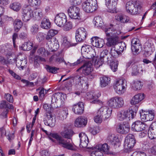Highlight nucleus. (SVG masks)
I'll use <instances>...</instances> for the list:
<instances>
[{
  "label": "nucleus",
  "instance_id": "ea45409f",
  "mask_svg": "<svg viewBox=\"0 0 156 156\" xmlns=\"http://www.w3.org/2000/svg\"><path fill=\"white\" fill-rule=\"evenodd\" d=\"M21 7V4L18 2H14L11 3L10 5V8L16 12L19 11Z\"/></svg>",
  "mask_w": 156,
  "mask_h": 156
},
{
  "label": "nucleus",
  "instance_id": "4468645a",
  "mask_svg": "<svg viewBox=\"0 0 156 156\" xmlns=\"http://www.w3.org/2000/svg\"><path fill=\"white\" fill-rule=\"evenodd\" d=\"M68 12L70 18L74 19H80L79 8L76 6H72L69 8Z\"/></svg>",
  "mask_w": 156,
  "mask_h": 156
},
{
  "label": "nucleus",
  "instance_id": "bf43d9fd",
  "mask_svg": "<svg viewBox=\"0 0 156 156\" xmlns=\"http://www.w3.org/2000/svg\"><path fill=\"white\" fill-rule=\"evenodd\" d=\"M69 78H66L63 80V81H65L68 80L67 81L65 82V86L67 90L69 89L70 87L71 86L72 83V80H68Z\"/></svg>",
  "mask_w": 156,
  "mask_h": 156
},
{
  "label": "nucleus",
  "instance_id": "37998d69",
  "mask_svg": "<svg viewBox=\"0 0 156 156\" xmlns=\"http://www.w3.org/2000/svg\"><path fill=\"white\" fill-rule=\"evenodd\" d=\"M68 115V111L67 108L61 111L58 114V117L59 119L63 120L66 119Z\"/></svg>",
  "mask_w": 156,
  "mask_h": 156
},
{
  "label": "nucleus",
  "instance_id": "72a5a7b5",
  "mask_svg": "<svg viewBox=\"0 0 156 156\" xmlns=\"http://www.w3.org/2000/svg\"><path fill=\"white\" fill-rule=\"evenodd\" d=\"M115 19L118 21L122 23L128 22L129 20V17L121 14H118L116 16Z\"/></svg>",
  "mask_w": 156,
  "mask_h": 156
},
{
  "label": "nucleus",
  "instance_id": "13d9d810",
  "mask_svg": "<svg viewBox=\"0 0 156 156\" xmlns=\"http://www.w3.org/2000/svg\"><path fill=\"white\" fill-rule=\"evenodd\" d=\"M104 62L99 58L96 59L94 62V66L96 69H98L102 65Z\"/></svg>",
  "mask_w": 156,
  "mask_h": 156
},
{
  "label": "nucleus",
  "instance_id": "c85d7f7f",
  "mask_svg": "<svg viewBox=\"0 0 156 156\" xmlns=\"http://www.w3.org/2000/svg\"><path fill=\"white\" fill-rule=\"evenodd\" d=\"M49 41L50 42V44L48 43V41H47V44L48 47L50 48H51L53 51L57 50L59 47V44L57 40L56 39V38H53V39L50 40Z\"/></svg>",
  "mask_w": 156,
  "mask_h": 156
},
{
  "label": "nucleus",
  "instance_id": "20e7f679",
  "mask_svg": "<svg viewBox=\"0 0 156 156\" xmlns=\"http://www.w3.org/2000/svg\"><path fill=\"white\" fill-rule=\"evenodd\" d=\"M82 8L87 12H92L96 10L98 8L96 0H87L82 4Z\"/></svg>",
  "mask_w": 156,
  "mask_h": 156
},
{
  "label": "nucleus",
  "instance_id": "79ce46f5",
  "mask_svg": "<svg viewBox=\"0 0 156 156\" xmlns=\"http://www.w3.org/2000/svg\"><path fill=\"white\" fill-rule=\"evenodd\" d=\"M97 148L99 149L101 151H102L105 153L108 154L109 151L110 147L107 144L105 143L101 145L97 146Z\"/></svg>",
  "mask_w": 156,
  "mask_h": 156
},
{
  "label": "nucleus",
  "instance_id": "7ed1b4c3",
  "mask_svg": "<svg viewBox=\"0 0 156 156\" xmlns=\"http://www.w3.org/2000/svg\"><path fill=\"white\" fill-rule=\"evenodd\" d=\"M37 53L38 55L35 56L34 60V65L36 67L39 66L40 62H45L46 60L43 57H47L49 54L48 51L43 47L38 48Z\"/></svg>",
  "mask_w": 156,
  "mask_h": 156
},
{
  "label": "nucleus",
  "instance_id": "5fc2aeb1",
  "mask_svg": "<svg viewBox=\"0 0 156 156\" xmlns=\"http://www.w3.org/2000/svg\"><path fill=\"white\" fill-rule=\"evenodd\" d=\"M118 65V62L116 61L115 62L112 61L110 62V66L112 70L115 72H116L117 69Z\"/></svg>",
  "mask_w": 156,
  "mask_h": 156
},
{
  "label": "nucleus",
  "instance_id": "a18cd8bd",
  "mask_svg": "<svg viewBox=\"0 0 156 156\" xmlns=\"http://www.w3.org/2000/svg\"><path fill=\"white\" fill-rule=\"evenodd\" d=\"M22 22L19 19L15 20L14 22V29L15 31H18L22 25Z\"/></svg>",
  "mask_w": 156,
  "mask_h": 156
},
{
  "label": "nucleus",
  "instance_id": "e433bc0d",
  "mask_svg": "<svg viewBox=\"0 0 156 156\" xmlns=\"http://www.w3.org/2000/svg\"><path fill=\"white\" fill-rule=\"evenodd\" d=\"M114 47L116 49V50L120 52V54H121L123 50L126 48V45L124 42H121V43L118 42Z\"/></svg>",
  "mask_w": 156,
  "mask_h": 156
},
{
  "label": "nucleus",
  "instance_id": "de8ad7c7",
  "mask_svg": "<svg viewBox=\"0 0 156 156\" xmlns=\"http://www.w3.org/2000/svg\"><path fill=\"white\" fill-rule=\"evenodd\" d=\"M64 25H63V30L65 31H70L73 27V24L72 22L68 21L66 22Z\"/></svg>",
  "mask_w": 156,
  "mask_h": 156
},
{
  "label": "nucleus",
  "instance_id": "a211bd4d",
  "mask_svg": "<svg viewBox=\"0 0 156 156\" xmlns=\"http://www.w3.org/2000/svg\"><path fill=\"white\" fill-rule=\"evenodd\" d=\"M105 5L108 11L111 13L117 12V5L118 0H105Z\"/></svg>",
  "mask_w": 156,
  "mask_h": 156
},
{
  "label": "nucleus",
  "instance_id": "58836bf2",
  "mask_svg": "<svg viewBox=\"0 0 156 156\" xmlns=\"http://www.w3.org/2000/svg\"><path fill=\"white\" fill-rule=\"evenodd\" d=\"M62 136L64 138L70 139L73 135V131L71 129H66L61 132Z\"/></svg>",
  "mask_w": 156,
  "mask_h": 156
},
{
  "label": "nucleus",
  "instance_id": "dca6fc26",
  "mask_svg": "<svg viewBox=\"0 0 156 156\" xmlns=\"http://www.w3.org/2000/svg\"><path fill=\"white\" fill-rule=\"evenodd\" d=\"M87 36V32L83 27L78 29L76 32V39L77 42H81L85 39Z\"/></svg>",
  "mask_w": 156,
  "mask_h": 156
},
{
  "label": "nucleus",
  "instance_id": "2eb2a0df",
  "mask_svg": "<svg viewBox=\"0 0 156 156\" xmlns=\"http://www.w3.org/2000/svg\"><path fill=\"white\" fill-rule=\"evenodd\" d=\"M112 112L111 108L107 106H104L98 110V114H100L104 119H107L110 117Z\"/></svg>",
  "mask_w": 156,
  "mask_h": 156
},
{
  "label": "nucleus",
  "instance_id": "8fccbe9b",
  "mask_svg": "<svg viewBox=\"0 0 156 156\" xmlns=\"http://www.w3.org/2000/svg\"><path fill=\"white\" fill-rule=\"evenodd\" d=\"M91 156H103L102 153L100 151L99 149L97 148V146L94 151L91 153Z\"/></svg>",
  "mask_w": 156,
  "mask_h": 156
},
{
  "label": "nucleus",
  "instance_id": "f8f14e48",
  "mask_svg": "<svg viewBox=\"0 0 156 156\" xmlns=\"http://www.w3.org/2000/svg\"><path fill=\"white\" fill-rule=\"evenodd\" d=\"M148 127L146 123L140 121H136L133 123L131 129L134 131L140 132L146 130Z\"/></svg>",
  "mask_w": 156,
  "mask_h": 156
},
{
  "label": "nucleus",
  "instance_id": "49530a36",
  "mask_svg": "<svg viewBox=\"0 0 156 156\" xmlns=\"http://www.w3.org/2000/svg\"><path fill=\"white\" fill-rule=\"evenodd\" d=\"M133 88L135 90H140L142 87V84L140 81H134L132 83Z\"/></svg>",
  "mask_w": 156,
  "mask_h": 156
},
{
  "label": "nucleus",
  "instance_id": "c9c22d12",
  "mask_svg": "<svg viewBox=\"0 0 156 156\" xmlns=\"http://www.w3.org/2000/svg\"><path fill=\"white\" fill-rule=\"evenodd\" d=\"M100 85L102 87H105L110 83V78L106 76L100 78Z\"/></svg>",
  "mask_w": 156,
  "mask_h": 156
},
{
  "label": "nucleus",
  "instance_id": "a19ab883",
  "mask_svg": "<svg viewBox=\"0 0 156 156\" xmlns=\"http://www.w3.org/2000/svg\"><path fill=\"white\" fill-rule=\"evenodd\" d=\"M33 44L30 41L25 43L20 47L24 51H29L31 50L33 47Z\"/></svg>",
  "mask_w": 156,
  "mask_h": 156
},
{
  "label": "nucleus",
  "instance_id": "69168bd1",
  "mask_svg": "<svg viewBox=\"0 0 156 156\" xmlns=\"http://www.w3.org/2000/svg\"><path fill=\"white\" fill-rule=\"evenodd\" d=\"M47 92L48 90H44L43 88H42L39 92V97L40 99H42L44 97L45 94L47 93Z\"/></svg>",
  "mask_w": 156,
  "mask_h": 156
},
{
  "label": "nucleus",
  "instance_id": "5701e85b",
  "mask_svg": "<svg viewBox=\"0 0 156 156\" xmlns=\"http://www.w3.org/2000/svg\"><path fill=\"white\" fill-rule=\"evenodd\" d=\"M148 135L151 139L156 138V121L151 124L148 132Z\"/></svg>",
  "mask_w": 156,
  "mask_h": 156
},
{
  "label": "nucleus",
  "instance_id": "e2e57ef3",
  "mask_svg": "<svg viewBox=\"0 0 156 156\" xmlns=\"http://www.w3.org/2000/svg\"><path fill=\"white\" fill-rule=\"evenodd\" d=\"M108 53V51L107 50H105L102 51L101 53L100 56V59L101 60L104 62V58L107 56Z\"/></svg>",
  "mask_w": 156,
  "mask_h": 156
},
{
  "label": "nucleus",
  "instance_id": "cd10ccee",
  "mask_svg": "<svg viewBox=\"0 0 156 156\" xmlns=\"http://www.w3.org/2000/svg\"><path fill=\"white\" fill-rule=\"evenodd\" d=\"M107 140L108 142L114 146L117 145L120 142L118 136L113 134H110L107 138Z\"/></svg>",
  "mask_w": 156,
  "mask_h": 156
},
{
  "label": "nucleus",
  "instance_id": "c03bdc74",
  "mask_svg": "<svg viewBox=\"0 0 156 156\" xmlns=\"http://www.w3.org/2000/svg\"><path fill=\"white\" fill-rule=\"evenodd\" d=\"M93 23L95 25L98 27L101 26L103 24L102 19L99 16H96L94 18Z\"/></svg>",
  "mask_w": 156,
  "mask_h": 156
},
{
  "label": "nucleus",
  "instance_id": "864d4df0",
  "mask_svg": "<svg viewBox=\"0 0 156 156\" xmlns=\"http://www.w3.org/2000/svg\"><path fill=\"white\" fill-rule=\"evenodd\" d=\"M29 5L32 6H39L41 4V0H27Z\"/></svg>",
  "mask_w": 156,
  "mask_h": 156
},
{
  "label": "nucleus",
  "instance_id": "393cba45",
  "mask_svg": "<svg viewBox=\"0 0 156 156\" xmlns=\"http://www.w3.org/2000/svg\"><path fill=\"white\" fill-rule=\"evenodd\" d=\"M44 122L45 125L51 127H54L55 123V120L53 119L50 113H48L46 114V117Z\"/></svg>",
  "mask_w": 156,
  "mask_h": 156
},
{
  "label": "nucleus",
  "instance_id": "4be33fe9",
  "mask_svg": "<svg viewBox=\"0 0 156 156\" xmlns=\"http://www.w3.org/2000/svg\"><path fill=\"white\" fill-rule=\"evenodd\" d=\"M131 50L133 52H137L139 49L141 48V46L139 39L137 38H133L131 41Z\"/></svg>",
  "mask_w": 156,
  "mask_h": 156
},
{
  "label": "nucleus",
  "instance_id": "9b49d317",
  "mask_svg": "<svg viewBox=\"0 0 156 156\" xmlns=\"http://www.w3.org/2000/svg\"><path fill=\"white\" fill-rule=\"evenodd\" d=\"M136 143L134 136L132 134H128L125 138L124 143V148L126 151H129Z\"/></svg>",
  "mask_w": 156,
  "mask_h": 156
},
{
  "label": "nucleus",
  "instance_id": "0e129e2a",
  "mask_svg": "<svg viewBox=\"0 0 156 156\" xmlns=\"http://www.w3.org/2000/svg\"><path fill=\"white\" fill-rule=\"evenodd\" d=\"M102 117L100 114H98L94 118V122L97 123H100L102 121Z\"/></svg>",
  "mask_w": 156,
  "mask_h": 156
},
{
  "label": "nucleus",
  "instance_id": "9d476101",
  "mask_svg": "<svg viewBox=\"0 0 156 156\" xmlns=\"http://www.w3.org/2000/svg\"><path fill=\"white\" fill-rule=\"evenodd\" d=\"M106 37L116 36L121 33V32L117 28V26L110 24L104 29Z\"/></svg>",
  "mask_w": 156,
  "mask_h": 156
},
{
  "label": "nucleus",
  "instance_id": "052dcab7",
  "mask_svg": "<svg viewBox=\"0 0 156 156\" xmlns=\"http://www.w3.org/2000/svg\"><path fill=\"white\" fill-rule=\"evenodd\" d=\"M91 133L93 135H96L100 131V129L98 126H96L91 128L90 129Z\"/></svg>",
  "mask_w": 156,
  "mask_h": 156
},
{
  "label": "nucleus",
  "instance_id": "6e6552de",
  "mask_svg": "<svg viewBox=\"0 0 156 156\" xmlns=\"http://www.w3.org/2000/svg\"><path fill=\"white\" fill-rule=\"evenodd\" d=\"M81 51L83 53L84 58L88 59H93L94 60L95 59V51L92 49L91 47L88 45H84L81 48Z\"/></svg>",
  "mask_w": 156,
  "mask_h": 156
},
{
  "label": "nucleus",
  "instance_id": "473e14b6",
  "mask_svg": "<svg viewBox=\"0 0 156 156\" xmlns=\"http://www.w3.org/2000/svg\"><path fill=\"white\" fill-rule=\"evenodd\" d=\"M33 18L36 20H40L43 17V15L42 11L40 9L33 10Z\"/></svg>",
  "mask_w": 156,
  "mask_h": 156
},
{
  "label": "nucleus",
  "instance_id": "2f4dec72",
  "mask_svg": "<svg viewBox=\"0 0 156 156\" xmlns=\"http://www.w3.org/2000/svg\"><path fill=\"white\" fill-rule=\"evenodd\" d=\"M58 32L57 30L54 29H51L48 32L45 36V39L47 41H48V43L50 44V43L49 41L50 40L55 38L54 36L57 34Z\"/></svg>",
  "mask_w": 156,
  "mask_h": 156
},
{
  "label": "nucleus",
  "instance_id": "c756f323",
  "mask_svg": "<svg viewBox=\"0 0 156 156\" xmlns=\"http://www.w3.org/2000/svg\"><path fill=\"white\" fill-rule=\"evenodd\" d=\"M130 127L128 125L119 124L117 129V132L122 134H126L129 131Z\"/></svg>",
  "mask_w": 156,
  "mask_h": 156
},
{
  "label": "nucleus",
  "instance_id": "423d86ee",
  "mask_svg": "<svg viewBox=\"0 0 156 156\" xmlns=\"http://www.w3.org/2000/svg\"><path fill=\"white\" fill-rule=\"evenodd\" d=\"M126 81L125 80L120 79L115 81L113 87L117 94H122L126 91Z\"/></svg>",
  "mask_w": 156,
  "mask_h": 156
},
{
  "label": "nucleus",
  "instance_id": "b1692460",
  "mask_svg": "<svg viewBox=\"0 0 156 156\" xmlns=\"http://www.w3.org/2000/svg\"><path fill=\"white\" fill-rule=\"evenodd\" d=\"M91 43L94 46L101 48L103 46L105 43L103 39L96 37L92 38Z\"/></svg>",
  "mask_w": 156,
  "mask_h": 156
},
{
  "label": "nucleus",
  "instance_id": "a878e982",
  "mask_svg": "<svg viewBox=\"0 0 156 156\" xmlns=\"http://www.w3.org/2000/svg\"><path fill=\"white\" fill-rule=\"evenodd\" d=\"M72 109L76 114H81L84 111V105L82 102H80L73 106Z\"/></svg>",
  "mask_w": 156,
  "mask_h": 156
},
{
  "label": "nucleus",
  "instance_id": "f03ea898",
  "mask_svg": "<svg viewBox=\"0 0 156 156\" xmlns=\"http://www.w3.org/2000/svg\"><path fill=\"white\" fill-rule=\"evenodd\" d=\"M142 2L139 0H131L127 2L125 6L126 12L134 15L139 13L142 7Z\"/></svg>",
  "mask_w": 156,
  "mask_h": 156
},
{
  "label": "nucleus",
  "instance_id": "4d7b16f0",
  "mask_svg": "<svg viewBox=\"0 0 156 156\" xmlns=\"http://www.w3.org/2000/svg\"><path fill=\"white\" fill-rule=\"evenodd\" d=\"M39 27L38 25L36 24L33 25L30 29V31L31 33L34 35L36 34L38 31Z\"/></svg>",
  "mask_w": 156,
  "mask_h": 156
},
{
  "label": "nucleus",
  "instance_id": "f257e3e1",
  "mask_svg": "<svg viewBox=\"0 0 156 156\" xmlns=\"http://www.w3.org/2000/svg\"><path fill=\"white\" fill-rule=\"evenodd\" d=\"M48 138L53 142L57 141V144L67 149L74 151L75 150L74 145L68 140L62 138L57 133H50L48 134Z\"/></svg>",
  "mask_w": 156,
  "mask_h": 156
},
{
  "label": "nucleus",
  "instance_id": "603ef678",
  "mask_svg": "<svg viewBox=\"0 0 156 156\" xmlns=\"http://www.w3.org/2000/svg\"><path fill=\"white\" fill-rule=\"evenodd\" d=\"M62 44L65 47H69L70 46H75L76 45V43L70 42L66 38H64L63 40Z\"/></svg>",
  "mask_w": 156,
  "mask_h": 156
},
{
  "label": "nucleus",
  "instance_id": "f704fd0d",
  "mask_svg": "<svg viewBox=\"0 0 156 156\" xmlns=\"http://www.w3.org/2000/svg\"><path fill=\"white\" fill-rule=\"evenodd\" d=\"M51 23L49 20L46 18H44L42 20L41 27L45 29H48L51 27Z\"/></svg>",
  "mask_w": 156,
  "mask_h": 156
},
{
  "label": "nucleus",
  "instance_id": "39448f33",
  "mask_svg": "<svg viewBox=\"0 0 156 156\" xmlns=\"http://www.w3.org/2000/svg\"><path fill=\"white\" fill-rule=\"evenodd\" d=\"M124 103V101L122 98L116 96L109 99L108 101L107 104L110 107L117 109L122 107Z\"/></svg>",
  "mask_w": 156,
  "mask_h": 156
},
{
  "label": "nucleus",
  "instance_id": "774afa93",
  "mask_svg": "<svg viewBox=\"0 0 156 156\" xmlns=\"http://www.w3.org/2000/svg\"><path fill=\"white\" fill-rule=\"evenodd\" d=\"M58 99H60L61 102H63L66 98V94L62 93H57Z\"/></svg>",
  "mask_w": 156,
  "mask_h": 156
},
{
  "label": "nucleus",
  "instance_id": "3c124183",
  "mask_svg": "<svg viewBox=\"0 0 156 156\" xmlns=\"http://www.w3.org/2000/svg\"><path fill=\"white\" fill-rule=\"evenodd\" d=\"M132 73L134 75L137 74L140 72V71L142 70V68L140 65H134L133 66L132 68Z\"/></svg>",
  "mask_w": 156,
  "mask_h": 156
},
{
  "label": "nucleus",
  "instance_id": "680f3d73",
  "mask_svg": "<svg viewBox=\"0 0 156 156\" xmlns=\"http://www.w3.org/2000/svg\"><path fill=\"white\" fill-rule=\"evenodd\" d=\"M45 34L44 33L42 32L38 33L37 36V40L39 41H41L44 40L45 38Z\"/></svg>",
  "mask_w": 156,
  "mask_h": 156
},
{
  "label": "nucleus",
  "instance_id": "aec40b11",
  "mask_svg": "<svg viewBox=\"0 0 156 156\" xmlns=\"http://www.w3.org/2000/svg\"><path fill=\"white\" fill-rule=\"evenodd\" d=\"M80 138V147L89 149L91 148L88 146L89 139L87 135L84 133H81L79 134Z\"/></svg>",
  "mask_w": 156,
  "mask_h": 156
},
{
  "label": "nucleus",
  "instance_id": "4c0bfd02",
  "mask_svg": "<svg viewBox=\"0 0 156 156\" xmlns=\"http://www.w3.org/2000/svg\"><path fill=\"white\" fill-rule=\"evenodd\" d=\"M58 97L57 93H55L51 97V107L52 108H56L58 106L57 105Z\"/></svg>",
  "mask_w": 156,
  "mask_h": 156
},
{
  "label": "nucleus",
  "instance_id": "09e8293b",
  "mask_svg": "<svg viewBox=\"0 0 156 156\" xmlns=\"http://www.w3.org/2000/svg\"><path fill=\"white\" fill-rule=\"evenodd\" d=\"M110 54L112 57L115 58L117 57L120 54V52L116 50V49L114 47H113L111 48Z\"/></svg>",
  "mask_w": 156,
  "mask_h": 156
},
{
  "label": "nucleus",
  "instance_id": "6e6d98bb",
  "mask_svg": "<svg viewBox=\"0 0 156 156\" xmlns=\"http://www.w3.org/2000/svg\"><path fill=\"white\" fill-rule=\"evenodd\" d=\"M46 69L47 71L53 73H56L57 72L58 69L55 67H51L48 65L46 66Z\"/></svg>",
  "mask_w": 156,
  "mask_h": 156
},
{
  "label": "nucleus",
  "instance_id": "1a4fd4ad",
  "mask_svg": "<svg viewBox=\"0 0 156 156\" xmlns=\"http://www.w3.org/2000/svg\"><path fill=\"white\" fill-rule=\"evenodd\" d=\"M134 112L132 110L129 111L127 110H121L117 114L118 119L119 120L123 121L125 119L129 120L133 118Z\"/></svg>",
  "mask_w": 156,
  "mask_h": 156
},
{
  "label": "nucleus",
  "instance_id": "bb28decb",
  "mask_svg": "<svg viewBox=\"0 0 156 156\" xmlns=\"http://www.w3.org/2000/svg\"><path fill=\"white\" fill-rule=\"evenodd\" d=\"M106 39L107 40L106 45L108 47H115L119 42V38L117 36L106 37Z\"/></svg>",
  "mask_w": 156,
  "mask_h": 156
},
{
  "label": "nucleus",
  "instance_id": "0eeeda50",
  "mask_svg": "<svg viewBox=\"0 0 156 156\" xmlns=\"http://www.w3.org/2000/svg\"><path fill=\"white\" fill-rule=\"evenodd\" d=\"M33 10L32 8L30 5L24 7L22 9L21 18L24 22H27L33 18Z\"/></svg>",
  "mask_w": 156,
  "mask_h": 156
},
{
  "label": "nucleus",
  "instance_id": "7c9ffc66",
  "mask_svg": "<svg viewBox=\"0 0 156 156\" xmlns=\"http://www.w3.org/2000/svg\"><path fill=\"white\" fill-rule=\"evenodd\" d=\"M87 78L84 76H80L77 80V82L78 85L80 86L82 88L84 87V88H87L88 84L87 82Z\"/></svg>",
  "mask_w": 156,
  "mask_h": 156
},
{
  "label": "nucleus",
  "instance_id": "6ab92c4d",
  "mask_svg": "<svg viewBox=\"0 0 156 156\" xmlns=\"http://www.w3.org/2000/svg\"><path fill=\"white\" fill-rule=\"evenodd\" d=\"M67 21L66 17L64 13H61L58 14L56 16L55 22L58 26L61 27Z\"/></svg>",
  "mask_w": 156,
  "mask_h": 156
},
{
  "label": "nucleus",
  "instance_id": "338daca9",
  "mask_svg": "<svg viewBox=\"0 0 156 156\" xmlns=\"http://www.w3.org/2000/svg\"><path fill=\"white\" fill-rule=\"evenodd\" d=\"M8 71L9 73L16 79L20 80L21 79V77L18 75L14 73L12 70L9 69Z\"/></svg>",
  "mask_w": 156,
  "mask_h": 156
},
{
  "label": "nucleus",
  "instance_id": "ddd939ff",
  "mask_svg": "<svg viewBox=\"0 0 156 156\" xmlns=\"http://www.w3.org/2000/svg\"><path fill=\"white\" fill-rule=\"evenodd\" d=\"M141 119L143 121H147L152 120L154 118L155 113L154 110L142 111L140 112Z\"/></svg>",
  "mask_w": 156,
  "mask_h": 156
},
{
  "label": "nucleus",
  "instance_id": "412c9836",
  "mask_svg": "<svg viewBox=\"0 0 156 156\" xmlns=\"http://www.w3.org/2000/svg\"><path fill=\"white\" fill-rule=\"evenodd\" d=\"M87 122V118L84 116H80L76 119L74 126L77 127H81L85 126Z\"/></svg>",
  "mask_w": 156,
  "mask_h": 156
},
{
  "label": "nucleus",
  "instance_id": "f3484780",
  "mask_svg": "<svg viewBox=\"0 0 156 156\" xmlns=\"http://www.w3.org/2000/svg\"><path fill=\"white\" fill-rule=\"evenodd\" d=\"M82 70L83 73L85 75H90L93 71L92 65L91 62H86L84 64L77 69V71H79Z\"/></svg>",
  "mask_w": 156,
  "mask_h": 156
}]
</instances>
